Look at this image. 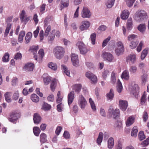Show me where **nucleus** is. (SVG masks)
Masks as SVG:
<instances>
[{
    "mask_svg": "<svg viewBox=\"0 0 149 149\" xmlns=\"http://www.w3.org/2000/svg\"><path fill=\"white\" fill-rule=\"evenodd\" d=\"M19 118V114L16 112H12L10 113L8 120L11 122L15 123V122Z\"/></svg>",
    "mask_w": 149,
    "mask_h": 149,
    "instance_id": "obj_8",
    "label": "nucleus"
},
{
    "mask_svg": "<svg viewBox=\"0 0 149 149\" xmlns=\"http://www.w3.org/2000/svg\"><path fill=\"white\" fill-rule=\"evenodd\" d=\"M9 54L8 53H6L2 58L3 62H6L9 61Z\"/></svg>",
    "mask_w": 149,
    "mask_h": 149,
    "instance_id": "obj_42",
    "label": "nucleus"
},
{
    "mask_svg": "<svg viewBox=\"0 0 149 149\" xmlns=\"http://www.w3.org/2000/svg\"><path fill=\"white\" fill-rule=\"evenodd\" d=\"M109 71L108 70H104L102 72V77L104 79H106L107 75H109Z\"/></svg>",
    "mask_w": 149,
    "mask_h": 149,
    "instance_id": "obj_58",
    "label": "nucleus"
},
{
    "mask_svg": "<svg viewBox=\"0 0 149 149\" xmlns=\"http://www.w3.org/2000/svg\"><path fill=\"white\" fill-rule=\"evenodd\" d=\"M12 93L11 92H6L4 94V97L6 100L8 102L11 101V97Z\"/></svg>",
    "mask_w": 149,
    "mask_h": 149,
    "instance_id": "obj_21",
    "label": "nucleus"
},
{
    "mask_svg": "<svg viewBox=\"0 0 149 149\" xmlns=\"http://www.w3.org/2000/svg\"><path fill=\"white\" fill-rule=\"evenodd\" d=\"M41 118L38 114L36 113L34 114L33 120L35 124H38L41 122Z\"/></svg>",
    "mask_w": 149,
    "mask_h": 149,
    "instance_id": "obj_17",
    "label": "nucleus"
},
{
    "mask_svg": "<svg viewBox=\"0 0 149 149\" xmlns=\"http://www.w3.org/2000/svg\"><path fill=\"white\" fill-rule=\"evenodd\" d=\"M110 37H108L106 39H105L102 43V46L103 47H104L105 46H106L108 42L110 40Z\"/></svg>",
    "mask_w": 149,
    "mask_h": 149,
    "instance_id": "obj_63",
    "label": "nucleus"
},
{
    "mask_svg": "<svg viewBox=\"0 0 149 149\" xmlns=\"http://www.w3.org/2000/svg\"><path fill=\"white\" fill-rule=\"evenodd\" d=\"M109 111L110 113H112L113 118H116L118 117L119 115V109H116L113 112V109H110L109 110Z\"/></svg>",
    "mask_w": 149,
    "mask_h": 149,
    "instance_id": "obj_16",
    "label": "nucleus"
},
{
    "mask_svg": "<svg viewBox=\"0 0 149 149\" xmlns=\"http://www.w3.org/2000/svg\"><path fill=\"white\" fill-rule=\"evenodd\" d=\"M96 38V35L95 33H93L91 34L90 39L91 41L92 44L93 45L95 44Z\"/></svg>",
    "mask_w": 149,
    "mask_h": 149,
    "instance_id": "obj_41",
    "label": "nucleus"
},
{
    "mask_svg": "<svg viewBox=\"0 0 149 149\" xmlns=\"http://www.w3.org/2000/svg\"><path fill=\"white\" fill-rule=\"evenodd\" d=\"M90 23L88 21H82L79 27V29L81 31H84L87 30L90 26Z\"/></svg>",
    "mask_w": 149,
    "mask_h": 149,
    "instance_id": "obj_11",
    "label": "nucleus"
},
{
    "mask_svg": "<svg viewBox=\"0 0 149 149\" xmlns=\"http://www.w3.org/2000/svg\"><path fill=\"white\" fill-rule=\"evenodd\" d=\"M63 105L61 103H59L57 106V109L59 112H61L62 110Z\"/></svg>",
    "mask_w": 149,
    "mask_h": 149,
    "instance_id": "obj_62",
    "label": "nucleus"
},
{
    "mask_svg": "<svg viewBox=\"0 0 149 149\" xmlns=\"http://www.w3.org/2000/svg\"><path fill=\"white\" fill-rule=\"evenodd\" d=\"M143 45V42L142 41H141L136 48V50L138 52H140L141 51L142 47Z\"/></svg>",
    "mask_w": 149,
    "mask_h": 149,
    "instance_id": "obj_57",
    "label": "nucleus"
},
{
    "mask_svg": "<svg viewBox=\"0 0 149 149\" xmlns=\"http://www.w3.org/2000/svg\"><path fill=\"white\" fill-rule=\"evenodd\" d=\"M138 86L136 85L134 86L132 88L131 93L133 95H134L135 93L138 92Z\"/></svg>",
    "mask_w": 149,
    "mask_h": 149,
    "instance_id": "obj_55",
    "label": "nucleus"
},
{
    "mask_svg": "<svg viewBox=\"0 0 149 149\" xmlns=\"http://www.w3.org/2000/svg\"><path fill=\"white\" fill-rule=\"evenodd\" d=\"M117 89L118 92L120 93L123 89V86L119 79H118L117 81Z\"/></svg>",
    "mask_w": 149,
    "mask_h": 149,
    "instance_id": "obj_39",
    "label": "nucleus"
},
{
    "mask_svg": "<svg viewBox=\"0 0 149 149\" xmlns=\"http://www.w3.org/2000/svg\"><path fill=\"white\" fill-rule=\"evenodd\" d=\"M62 68L63 69L64 72L68 76H69L70 74V72L68 70L66 66L64 65H62Z\"/></svg>",
    "mask_w": 149,
    "mask_h": 149,
    "instance_id": "obj_48",
    "label": "nucleus"
},
{
    "mask_svg": "<svg viewBox=\"0 0 149 149\" xmlns=\"http://www.w3.org/2000/svg\"><path fill=\"white\" fill-rule=\"evenodd\" d=\"M51 108L50 105L46 103H44L42 105V109L45 111H47L49 110Z\"/></svg>",
    "mask_w": 149,
    "mask_h": 149,
    "instance_id": "obj_37",
    "label": "nucleus"
},
{
    "mask_svg": "<svg viewBox=\"0 0 149 149\" xmlns=\"http://www.w3.org/2000/svg\"><path fill=\"white\" fill-rule=\"evenodd\" d=\"M149 144V137L147 138L144 141L141 143L143 147L146 146Z\"/></svg>",
    "mask_w": 149,
    "mask_h": 149,
    "instance_id": "obj_59",
    "label": "nucleus"
},
{
    "mask_svg": "<svg viewBox=\"0 0 149 149\" xmlns=\"http://www.w3.org/2000/svg\"><path fill=\"white\" fill-rule=\"evenodd\" d=\"M116 149H122L123 144L120 141H118L117 144L116 146Z\"/></svg>",
    "mask_w": 149,
    "mask_h": 149,
    "instance_id": "obj_64",
    "label": "nucleus"
},
{
    "mask_svg": "<svg viewBox=\"0 0 149 149\" xmlns=\"http://www.w3.org/2000/svg\"><path fill=\"white\" fill-rule=\"evenodd\" d=\"M57 81V80L55 79H54L52 81L50 87L51 90L53 91H54L55 90L56 86Z\"/></svg>",
    "mask_w": 149,
    "mask_h": 149,
    "instance_id": "obj_27",
    "label": "nucleus"
},
{
    "mask_svg": "<svg viewBox=\"0 0 149 149\" xmlns=\"http://www.w3.org/2000/svg\"><path fill=\"white\" fill-rule=\"evenodd\" d=\"M103 134L102 132H100L98 138L97 139V143L98 144H100L102 141Z\"/></svg>",
    "mask_w": 149,
    "mask_h": 149,
    "instance_id": "obj_38",
    "label": "nucleus"
},
{
    "mask_svg": "<svg viewBox=\"0 0 149 149\" xmlns=\"http://www.w3.org/2000/svg\"><path fill=\"white\" fill-rule=\"evenodd\" d=\"M124 51V47L123 42L121 41L116 42L115 51L116 54L119 56L122 54Z\"/></svg>",
    "mask_w": 149,
    "mask_h": 149,
    "instance_id": "obj_3",
    "label": "nucleus"
},
{
    "mask_svg": "<svg viewBox=\"0 0 149 149\" xmlns=\"http://www.w3.org/2000/svg\"><path fill=\"white\" fill-rule=\"evenodd\" d=\"M54 52L56 58L58 59H61L63 56L65 49L61 46H57L54 49Z\"/></svg>",
    "mask_w": 149,
    "mask_h": 149,
    "instance_id": "obj_2",
    "label": "nucleus"
},
{
    "mask_svg": "<svg viewBox=\"0 0 149 149\" xmlns=\"http://www.w3.org/2000/svg\"><path fill=\"white\" fill-rule=\"evenodd\" d=\"M146 93L145 92H144L143 94L141 97L140 102V103L141 105L144 104L146 101Z\"/></svg>",
    "mask_w": 149,
    "mask_h": 149,
    "instance_id": "obj_36",
    "label": "nucleus"
},
{
    "mask_svg": "<svg viewBox=\"0 0 149 149\" xmlns=\"http://www.w3.org/2000/svg\"><path fill=\"white\" fill-rule=\"evenodd\" d=\"M135 118L134 117L131 116L127 119L126 124L127 126H129L132 125L134 121Z\"/></svg>",
    "mask_w": 149,
    "mask_h": 149,
    "instance_id": "obj_20",
    "label": "nucleus"
},
{
    "mask_svg": "<svg viewBox=\"0 0 149 149\" xmlns=\"http://www.w3.org/2000/svg\"><path fill=\"white\" fill-rule=\"evenodd\" d=\"M47 135L44 133H42L40 135V141L42 143H44L47 141Z\"/></svg>",
    "mask_w": 149,
    "mask_h": 149,
    "instance_id": "obj_30",
    "label": "nucleus"
},
{
    "mask_svg": "<svg viewBox=\"0 0 149 149\" xmlns=\"http://www.w3.org/2000/svg\"><path fill=\"white\" fill-rule=\"evenodd\" d=\"M121 77L122 79L125 80H128L129 79V74L128 71L127 70H125L122 73Z\"/></svg>",
    "mask_w": 149,
    "mask_h": 149,
    "instance_id": "obj_24",
    "label": "nucleus"
},
{
    "mask_svg": "<svg viewBox=\"0 0 149 149\" xmlns=\"http://www.w3.org/2000/svg\"><path fill=\"white\" fill-rule=\"evenodd\" d=\"M102 56L104 61L109 62H113L114 57L113 55L110 53L107 52H104L103 53Z\"/></svg>",
    "mask_w": 149,
    "mask_h": 149,
    "instance_id": "obj_7",
    "label": "nucleus"
},
{
    "mask_svg": "<svg viewBox=\"0 0 149 149\" xmlns=\"http://www.w3.org/2000/svg\"><path fill=\"white\" fill-rule=\"evenodd\" d=\"M148 53V51L146 49H144L141 52V58L142 60L144 59Z\"/></svg>",
    "mask_w": 149,
    "mask_h": 149,
    "instance_id": "obj_49",
    "label": "nucleus"
},
{
    "mask_svg": "<svg viewBox=\"0 0 149 149\" xmlns=\"http://www.w3.org/2000/svg\"><path fill=\"white\" fill-rule=\"evenodd\" d=\"M114 96L113 91L112 89H111L110 92L106 95L107 100H113Z\"/></svg>",
    "mask_w": 149,
    "mask_h": 149,
    "instance_id": "obj_23",
    "label": "nucleus"
},
{
    "mask_svg": "<svg viewBox=\"0 0 149 149\" xmlns=\"http://www.w3.org/2000/svg\"><path fill=\"white\" fill-rule=\"evenodd\" d=\"M78 103L79 106L82 109H84L87 104L86 99L82 95H79Z\"/></svg>",
    "mask_w": 149,
    "mask_h": 149,
    "instance_id": "obj_4",
    "label": "nucleus"
},
{
    "mask_svg": "<svg viewBox=\"0 0 149 149\" xmlns=\"http://www.w3.org/2000/svg\"><path fill=\"white\" fill-rule=\"evenodd\" d=\"M34 67V65L33 63H27L25 64L23 68L24 70L27 71H32Z\"/></svg>",
    "mask_w": 149,
    "mask_h": 149,
    "instance_id": "obj_14",
    "label": "nucleus"
},
{
    "mask_svg": "<svg viewBox=\"0 0 149 149\" xmlns=\"http://www.w3.org/2000/svg\"><path fill=\"white\" fill-rule=\"evenodd\" d=\"M51 30V26L50 25H48L46 29L44 35L45 37H47L48 36Z\"/></svg>",
    "mask_w": 149,
    "mask_h": 149,
    "instance_id": "obj_50",
    "label": "nucleus"
},
{
    "mask_svg": "<svg viewBox=\"0 0 149 149\" xmlns=\"http://www.w3.org/2000/svg\"><path fill=\"white\" fill-rule=\"evenodd\" d=\"M89 101L92 110L93 111H95L96 110V107L93 101L91 98H90L89 99Z\"/></svg>",
    "mask_w": 149,
    "mask_h": 149,
    "instance_id": "obj_44",
    "label": "nucleus"
},
{
    "mask_svg": "<svg viewBox=\"0 0 149 149\" xmlns=\"http://www.w3.org/2000/svg\"><path fill=\"white\" fill-rule=\"evenodd\" d=\"M71 57L73 65L74 66H78L79 61L78 56L75 54L72 53L71 55Z\"/></svg>",
    "mask_w": 149,
    "mask_h": 149,
    "instance_id": "obj_10",
    "label": "nucleus"
},
{
    "mask_svg": "<svg viewBox=\"0 0 149 149\" xmlns=\"http://www.w3.org/2000/svg\"><path fill=\"white\" fill-rule=\"evenodd\" d=\"M86 77L90 79L92 81V83L95 84L97 82V77L90 72H87L86 73Z\"/></svg>",
    "mask_w": 149,
    "mask_h": 149,
    "instance_id": "obj_9",
    "label": "nucleus"
},
{
    "mask_svg": "<svg viewBox=\"0 0 149 149\" xmlns=\"http://www.w3.org/2000/svg\"><path fill=\"white\" fill-rule=\"evenodd\" d=\"M49 68H51L53 70H56L57 68V66L55 63L51 62L49 63L48 65Z\"/></svg>",
    "mask_w": 149,
    "mask_h": 149,
    "instance_id": "obj_29",
    "label": "nucleus"
},
{
    "mask_svg": "<svg viewBox=\"0 0 149 149\" xmlns=\"http://www.w3.org/2000/svg\"><path fill=\"white\" fill-rule=\"evenodd\" d=\"M81 88V86L80 84L74 85L72 86V89L74 91L79 93Z\"/></svg>",
    "mask_w": 149,
    "mask_h": 149,
    "instance_id": "obj_22",
    "label": "nucleus"
},
{
    "mask_svg": "<svg viewBox=\"0 0 149 149\" xmlns=\"http://www.w3.org/2000/svg\"><path fill=\"white\" fill-rule=\"evenodd\" d=\"M25 33L24 31H21L20 32L18 38V41L19 42L21 43L23 41V38L24 37Z\"/></svg>",
    "mask_w": 149,
    "mask_h": 149,
    "instance_id": "obj_32",
    "label": "nucleus"
},
{
    "mask_svg": "<svg viewBox=\"0 0 149 149\" xmlns=\"http://www.w3.org/2000/svg\"><path fill=\"white\" fill-rule=\"evenodd\" d=\"M146 28V26L145 24H142L139 25L138 29L141 33H144L145 31Z\"/></svg>",
    "mask_w": 149,
    "mask_h": 149,
    "instance_id": "obj_26",
    "label": "nucleus"
},
{
    "mask_svg": "<svg viewBox=\"0 0 149 149\" xmlns=\"http://www.w3.org/2000/svg\"><path fill=\"white\" fill-rule=\"evenodd\" d=\"M119 106L121 109L125 111L128 106L127 102L125 100H120L119 102Z\"/></svg>",
    "mask_w": 149,
    "mask_h": 149,
    "instance_id": "obj_12",
    "label": "nucleus"
},
{
    "mask_svg": "<svg viewBox=\"0 0 149 149\" xmlns=\"http://www.w3.org/2000/svg\"><path fill=\"white\" fill-rule=\"evenodd\" d=\"M33 132L36 136H38L41 131L39 127H35L33 128Z\"/></svg>",
    "mask_w": 149,
    "mask_h": 149,
    "instance_id": "obj_31",
    "label": "nucleus"
},
{
    "mask_svg": "<svg viewBox=\"0 0 149 149\" xmlns=\"http://www.w3.org/2000/svg\"><path fill=\"white\" fill-rule=\"evenodd\" d=\"M129 12L128 10H123L121 14V18L123 19H127L128 17Z\"/></svg>",
    "mask_w": 149,
    "mask_h": 149,
    "instance_id": "obj_18",
    "label": "nucleus"
},
{
    "mask_svg": "<svg viewBox=\"0 0 149 149\" xmlns=\"http://www.w3.org/2000/svg\"><path fill=\"white\" fill-rule=\"evenodd\" d=\"M55 33V30H53L52 32L50 33L49 35V38L50 40H52L54 39L55 38L54 33Z\"/></svg>",
    "mask_w": 149,
    "mask_h": 149,
    "instance_id": "obj_61",
    "label": "nucleus"
},
{
    "mask_svg": "<svg viewBox=\"0 0 149 149\" xmlns=\"http://www.w3.org/2000/svg\"><path fill=\"white\" fill-rule=\"evenodd\" d=\"M56 102L57 103H60L62 100V97L61 96V92L58 91L57 94Z\"/></svg>",
    "mask_w": 149,
    "mask_h": 149,
    "instance_id": "obj_43",
    "label": "nucleus"
},
{
    "mask_svg": "<svg viewBox=\"0 0 149 149\" xmlns=\"http://www.w3.org/2000/svg\"><path fill=\"white\" fill-rule=\"evenodd\" d=\"M127 61L130 62L132 64H134L136 60V55L134 54H131L129 55L126 58Z\"/></svg>",
    "mask_w": 149,
    "mask_h": 149,
    "instance_id": "obj_13",
    "label": "nucleus"
},
{
    "mask_svg": "<svg viewBox=\"0 0 149 149\" xmlns=\"http://www.w3.org/2000/svg\"><path fill=\"white\" fill-rule=\"evenodd\" d=\"M114 145V140L113 138H109L107 141V146L109 149H111Z\"/></svg>",
    "mask_w": 149,
    "mask_h": 149,
    "instance_id": "obj_19",
    "label": "nucleus"
},
{
    "mask_svg": "<svg viewBox=\"0 0 149 149\" xmlns=\"http://www.w3.org/2000/svg\"><path fill=\"white\" fill-rule=\"evenodd\" d=\"M51 77L49 76H48L44 78L43 79V80L45 85H48L51 81Z\"/></svg>",
    "mask_w": 149,
    "mask_h": 149,
    "instance_id": "obj_47",
    "label": "nucleus"
},
{
    "mask_svg": "<svg viewBox=\"0 0 149 149\" xmlns=\"http://www.w3.org/2000/svg\"><path fill=\"white\" fill-rule=\"evenodd\" d=\"M136 0H127L126 3L127 6L129 7L132 6Z\"/></svg>",
    "mask_w": 149,
    "mask_h": 149,
    "instance_id": "obj_53",
    "label": "nucleus"
},
{
    "mask_svg": "<svg viewBox=\"0 0 149 149\" xmlns=\"http://www.w3.org/2000/svg\"><path fill=\"white\" fill-rule=\"evenodd\" d=\"M11 27V24L10 23H8L7 24L6 28L5 30L4 34V36H6L8 34L9 31Z\"/></svg>",
    "mask_w": 149,
    "mask_h": 149,
    "instance_id": "obj_40",
    "label": "nucleus"
},
{
    "mask_svg": "<svg viewBox=\"0 0 149 149\" xmlns=\"http://www.w3.org/2000/svg\"><path fill=\"white\" fill-rule=\"evenodd\" d=\"M115 0H108L106 3L107 7L108 8H111L114 5Z\"/></svg>",
    "mask_w": 149,
    "mask_h": 149,
    "instance_id": "obj_33",
    "label": "nucleus"
},
{
    "mask_svg": "<svg viewBox=\"0 0 149 149\" xmlns=\"http://www.w3.org/2000/svg\"><path fill=\"white\" fill-rule=\"evenodd\" d=\"M32 36V33L31 32H28L26 35L25 37V42L26 43H29L30 41Z\"/></svg>",
    "mask_w": 149,
    "mask_h": 149,
    "instance_id": "obj_25",
    "label": "nucleus"
},
{
    "mask_svg": "<svg viewBox=\"0 0 149 149\" xmlns=\"http://www.w3.org/2000/svg\"><path fill=\"white\" fill-rule=\"evenodd\" d=\"M74 98V91H72L68 93V101L69 105L72 102Z\"/></svg>",
    "mask_w": 149,
    "mask_h": 149,
    "instance_id": "obj_15",
    "label": "nucleus"
},
{
    "mask_svg": "<svg viewBox=\"0 0 149 149\" xmlns=\"http://www.w3.org/2000/svg\"><path fill=\"white\" fill-rule=\"evenodd\" d=\"M138 130L137 127L135 126L133 128L131 132V135L132 136L136 137L137 134Z\"/></svg>",
    "mask_w": 149,
    "mask_h": 149,
    "instance_id": "obj_34",
    "label": "nucleus"
},
{
    "mask_svg": "<svg viewBox=\"0 0 149 149\" xmlns=\"http://www.w3.org/2000/svg\"><path fill=\"white\" fill-rule=\"evenodd\" d=\"M138 44V42L137 41H132L130 44V47L132 49L135 48Z\"/></svg>",
    "mask_w": 149,
    "mask_h": 149,
    "instance_id": "obj_52",
    "label": "nucleus"
},
{
    "mask_svg": "<svg viewBox=\"0 0 149 149\" xmlns=\"http://www.w3.org/2000/svg\"><path fill=\"white\" fill-rule=\"evenodd\" d=\"M132 19L129 18L127 21V28L128 30H131L132 28Z\"/></svg>",
    "mask_w": 149,
    "mask_h": 149,
    "instance_id": "obj_35",
    "label": "nucleus"
},
{
    "mask_svg": "<svg viewBox=\"0 0 149 149\" xmlns=\"http://www.w3.org/2000/svg\"><path fill=\"white\" fill-rule=\"evenodd\" d=\"M129 71L131 74L135 73L137 71V68L135 65L131 66L129 69Z\"/></svg>",
    "mask_w": 149,
    "mask_h": 149,
    "instance_id": "obj_46",
    "label": "nucleus"
},
{
    "mask_svg": "<svg viewBox=\"0 0 149 149\" xmlns=\"http://www.w3.org/2000/svg\"><path fill=\"white\" fill-rule=\"evenodd\" d=\"M138 136L140 140L142 141L146 138L144 132L142 131H140L139 134Z\"/></svg>",
    "mask_w": 149,
    "mask_h": 149,
    "instance_id": "obj_51",
    "label": "nucleus"
},
{
    "mask_svg": "<svg viewBox=\"0 0 149 149\" xmlns=\"http://www.w3.org/2000/svg\"><path fill=\"white\" fill-rule=\"evenodd\" d=\"M147 16L146 12L143 10H139L135 13L134 19L136 21L140 22L146 19Z\"/></svg>",
    "mask_w": 149,
    "mask_h": 149,
    "instance_id": "obj_1",
    "label": "nucleus"
},
{
    "mask_svg": "<svg viewBox=\"0 0 149 149\" xmlns=\"http://www.w3.org/2000/svg\"><path fill=\"white\" fill-rule=\"evenodd\" d=\"M31 98L33 102L36 103L38 102L39 100V97L35 94H32L31 95Z\"/></svg>",
    "mask_w": 149,
    "mask_h": 149,
    "instance_id": "obj_28",
    "label": "nucleus"
},
{
    "mask_svg": "<svg viewBox=\"0 0 149 149\" xmlns=\"http://www.w3.org/2000/svg\"><path fill=\"white\" fill-rule=\"evenodd\" d=\"M38 46H32L29 49V50L32 52L33 54L36 53L38 50Z\"/></svg>",
    "mask_w": 149,
    "mask_h": 149,
    "instance_id": "obj_45",
    "label": "nucleus"
},
{
    "mask_svg": "<svg viewBox=\"0 0 149 149\" xmlns=\"http://www.w3.org/2000/svg\"><path fill=\"white\" fill-rule=\"evenodd\" d=\"M22 57V55L20 53H17L15 55L14 58L16 60L21 59Z\"/></svg>",
    "mask_w": 149,
    "mask_h": 149,
    "instance_id": "obj_60",
    "label": "nucleus"
},
{
    "mask_svg": "<svg viewBox=\"0 0 149 149\" xmlns=\"http://www.w3.org/2000/svg\"><path fill=\"white\" fill-rule=\"evenodd\" d=\"M76 45L78 47L80 52L81 54H85L88 51L85 45L82 42H78L76 44Z\"/></svg>",
    "mask_w": 149,
    "mask_h": 149,
    "instance_id": "obj_6",
    "label": "nucleus"
},
{
    "mask_svg": "<svg viewBox=\"0 0 149 149\" xmlns=\"http://www.w3.org/2000/svg\"><path fill=\"white\" fill-rule=\"evenodd\" d=\"M19 97V94L18 91H16L14 93L12 97V98L14 100H16L18 99Z\"/></svg>",
    "mask_w": 149,
    "mask_h": 149,
    "instance_id": "obj_56",
    "label": "nucleus"
},
{
    "mask_svg": "<svg viewBox=\"0 0 149 149\" xmlns=\"http://www.w3.org/2000/svg\"><path fill=\"white\" fill-rule=\"evenodd\" d=\"M81 17L83 18H89L91 13L89 9L86 7L84 6L81 13Z\"/></svg>",
    "mask_w": 149,
    "mask_h": 149,
    "instance_id": "obj_5",
    "label": "nucleus"
},
{
    "mask_svg": "<svg viewBox=\"0 0 149 149\" xmlns=\"http://www.w3.org/2000/svg\"><path fill=\"white\" fill-rule=\"evenodd\" d=\"M69 0H61V4L64 7H67L69 6Z\"/></svg>",
    "mask_w": 149,
    "mask_h": 149,
    "instance_id": "obj_54",
    "label": "nucleus"
}]
</instances>
